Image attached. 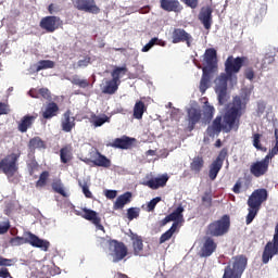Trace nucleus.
I'll return each mask as SVG.
<instances>
[{"label":"nucleus","mask_w":278,"mask_h":278,"mask_svg":"<svg viewBox=\"0 0 278 278\" xmlns=\"http://www.w3.org/2000/svg\"><path fill=\"white\" fill-rule=\"evenodd\" d=\"M247 109V103L242 102V98L236 96L232 101L231 108H229L223 116L224 131H238L240 127V118L242 116V110Z\"/></svg>","instance_id":"obj_1"},{"label":"nucleus","mask_w":278,"mask_h":278,"mask_svg":"<svg viewBox=\"0 0 278 278\" xmlns=\"http://www.w3.org/2000/svg\"><path fill=\"white\" fill-rule=\"evenodd\" d=\"M268 201V191L266 189H256L252 192V194L248 199V215L245 223L247 225H251L253 220H255V216L260 212L262 207V203Z\"/></svg>","instance_id":"obj_2"},{"label":"nucleus","mask_w":278,"mask_h":278,"mask_svg":"<svg viewBox=\"0 0 278 278\" xmlns=\"http://www.w3.org/2000/svg\"><path fill=\"white\" fill-rule=\"evenodd\" d=\"M10 244L12 247H21L23 244H30L35 249H40L41 251H49V247H51V242L40 239L38 236L34 235L33 232L28 231L25 233V237H14L11 238Z\"/></svg>","instance_id":"obj_3"},{"label":"nucleus","mask_w":278,"mask_h":278,"mask_svg":"<svg viewBox=\"0 0 278 278\" xmlns=\"http://www.w3.org/2000/svg\"><path fill=\"white\" fill-rule=\"evenodd\" d=\"M249 264V258L244 255H237L232 257V264L229 263L225 269L222 278H242L244 270H247V265Z\"/></svg>","instance_id":"obj_4"},{"label":"nucleus","mask_w":278,"mask_h":278,"mask_svg":"<svg viewBox=\"0 0 278 278\" xmlns=\"http://www.w3.org/2000/svg\"><path fill=\"white\" fill-rule=\"evenodd\" d=\"M231 227V217L229 215H223L219 219L212 222L206 227V236L211 238H220L229 233Z\"/></svg>","instance_id":"obj_5"},{"label":"nucleus","mask_w":278,"mask_h":278,"mask_svg":"<svg viewBox=\"0 0 278 278\" xmlns=\"http://www.w3.org/2000/svg\"><path fill=\"white\" fill-rule=\"evenodd\" d=\"M18 160H21V150L9 153L0 161V170L7 177H14L18 173Z\"/></svg>","instance_id":"obj_6"},{"label":"nucleus","mask_w":278,"mask_h":278,"mask_svg":"<svg viewBox=\"0 0 278 278\" xmlns=\"http://www.w3.org/2000/svg\"><path fill=\"white\" fill-rule=\"evenodd\" d=\"M109 251L113 262L116 264L125 260V256L128 255L127 245L118 240H109Z\"/></svg>","instance_id":"obj_7"},{"label":"nucleus","mask_w":278,"mask_h":278,"mask_svg":"<svg viewBox=\"0 0 278 278\" xmlns=\"http://www.w3.org/2000/svg\"><path fill=\"white\" fill-rule=\"evenodd\" d=\"M248 61L249 59L247 56L233 58V55H230L225 62V71L228 75H236Z\"/></svg>","instance_id":"obj_8"},{"label":"nucleus","mask_w":278,"mask_h":278,"mask_svg":"<svg viewBox=\"0 0 278 278\" xmlns=\"http://www.w3.org/2000/svg\"><path fill=\"white\" fill-rule=\"evenodd\" d=\"M72 3L79 12H87L88 14H99L101 12L96 0H72Z\"/></svg>","instance_id":"obj_9"},{"label":"nucleus","mask_w":278,"mask_h":278,"mask_svg":"<svg viewBox=\"0 0 278 278\" xmlns=\"http://www.w3.org/2000/svg\"><path fill=\"white\" fill-rule=\"evenodd\" d=\"M90 157L91 159H84L83 162H85V164H93L101 168H110V166H112V161L108 159V156L101 154L99 150L92 151Z\"/></svg>","instance_id":"obj_10"},{"label":"nucleus","mask_w":278,"mask_h":278,"mask_svg":"<svg viewBox=\"0 0 278 278\" xmlns=\"http://www.w3.org/2000/svg\"><path fill=\"white\" fill-rule=\"evenodd\" d=\"M61 25H62V20L55 15H49V16L42 17L39 23L40 28L47 31V34H53V31H56V29H60Z\"/></svg>","instance_id":"obj_11"},{"label":"nucleus","mask_w":278,"mask_h":278,"mask_svg":"<svg viewBox=\"0 0 278 278\" xmlns=\"http://www.w3.org/2000/svg\"><path fill=\"white\" fill-rule=\"evenodd\" d=\"M268 166H270V162L264 157L263 160L256 161L250 165V173L256 178L264 177V175L268 173Z\"/></svg>","instance_id":"obj_12"},{"label":"nucleus","mask_w":278,"mask_h":278,"mask_svg":"<svg viewBox=\"0 0 278 278\" xmlns=\"http://www.w3.org/2000/svg\"><path fill=\"white\" fill-rule=\"evenodd\" d=\"M77 216H81V218H85V220H89L100 231H105V227L101 225V217L97 211L85 207L83 208V213H77Z\"/></svg>","instance_id":"obj_13"},{"label":"nucleus","mask_w":278,"mask_h":278,"mask_svg":"<svg viewBox=\"0 0 278 278\" xmlns=\"http://www.w3.org/2000/svg\"><path fill=\"white\" fill-rule=\"evenodd\" d=\"M192 35H190L186 29L175 28L172 33L173 45H179V42H186L187 47H192Z\"/></svg>","instance_id":"obj_14"},{"label":"nucleus","mask_w":278,"mask_h":278,"mask_svg":"<svg viewBox=\"0 0 278 278\" xmlns=\"http://www.w3.org/2000/svg\"><path fill=\"white\" fill-rule=\"evenodd\" d=\"M201 118H203V113H201L200 109H197V108L188 109L187 111L188 130L193 131L198 123H201Z\"/></svg>","instance_id":"obj_15"},{"label":"nucleus","mask_w":278,"mask_h":278,"mask_svg":"<svg viewBox=\"0 0 278 278\" xmlns=\"http://www.w3.org/2000/svg\"><path fill=\"white\" fill-rule=\"evenodd\" d=\"M216 249H218L216 241H214L212 237H205L199 255L200 257H211V255L216 252Z\"/></svg>","instance_id":"obj_16"},{"label":"nucleus","mask_w":278,"mask_h":278,"mask_svg":"<svg viewBox=\"0 0 278 278\" xmlns=\"http://www.w3.org/2000/svg\"><path fill=\"white\" fill-rule=\"evenodd\" d=\"M220 131H225V123L223 122V116L218 115L214 118L212 125L207 127L206 134L210 138H214V136H219Z\"/></svg>","instance_id":"obj_17"},{"label":"nucleus","mask_w":278,"mask_h":278,"mask_svg":"<svg viewBox=\"0 0 278 278\" xmlns=\"http://www.w3.org/2000/svg\"><path fill=\"white\" fill-rule=\"evenodd\" d=\"M72 115L73 113L71 112V110H67L64 112L63 118L61 119V128L62 131H65V134H71V131L75 129V117Z\"/></svg>","instance_id":"obj_18"},{"label":"nucleus","mask_w":278,"mask_h":278,"mask_svg":"<svg viewBox=\"0 0 278 278\" xmlns=\"http://www.w3.org/2000/svg\"><path fill=\"white\" fill-rule=\"evenodd\" d=\"M134 142H136V138L123 136L122 138L114 139L111 147H113V149L127 150L134 147Z\"/></svg>","instance_id":"obj_19"},{"label":"nucleus","mask_w":278,"mask_h":278,"mask_svg":"<svg viewBox=\"0 0 278 278\" xmlns=\"http://www.w3.org/2000/svg\"><path fill=\"white\" fill-rule=\"evenodd\" d=\"M212 7H203L199 13V21L206 29H212Z\"/></svg>","instance_id":"obj_20"},{"label":"nucleus","mask_w":278,"mask_h":278,"mask_svg":"<svg viewBox=\"0 0 278 278\" xmlns=\"http://www.w3.org/2000/svg\"><path fill=\"white\" fill-rule=\"evenodd\" d=\"M168 184V174H164L161 177L152 178L143 182V186H148L151 190H157L164 188Z\"/></svg>","instance_id":"obj_21"},{"label":"nucleus","mask_w":278,"mask_h":278,"mask_svg":"<svg viewBox=\"0 0 278 278\" xmlns=\"http://www.w3.org/2000/svg\"><path fill=\"white\" fill-rule=\"evenodd\" d=\"M161 9L165 12H181L184 7L179 2V0H160Z\"/></svg>","instance_id":"obj_22"},{"label":"nucleus","mask_w":278,"mask_h":278,"mask_svg":"<svg viewBox=\"0 0 278 278\" xmlns=\"http://www.w3.org/2000/svg\"><path fill=\"white\" fill-rule=\"evenodd\" d=\"M204 62L206 64L204 68L214 71V68H216V50L213 48L207 49L204 54Z\"/></svg>","instance_id":"obj_23"},{"label":"nucleus","mask_w":278,"mask_h":278,"mask_svg":"<svg viewBox=\"0 0 278 278\" xmlns=\"http://www.w3.org/2000/svg\"><path fill=\"white\" fill-rule=\"evenodd\" d=\"M60 113V106H58V103L50 102L47 104L45 111L42 112V118L46 121H51V118H54V116H58Z\"/></svg>","instance_id":"obj_24"},{"label":"nucleus","mask_w":278,"mask_h":278,"mask_svg":"<svg viewBox=\"0 0 278 278\" xmlns=\"http://www.w3.org/2000/svg\"><path fill=\"white\" fill-rule=\"evenodd\" d=\"M36 118V115H25L18 123V131H21L22 134H26L27 129H30L31 125H34Z\"/></svg>","instance_id":"obj_25"},{"label":"nucleus","mask_w":278,"mask_h":278,"mask_svg":"<svg viewBox=\"0 0 278 278\" xmlns=\"http://www.w3.org/2000/svg\"><path fill=\"white\" fill-rule=\"evenodd\" d=\"M204 166H205V160H203V156L197 155L192 159L190 163V170L194 175H199L201 170H203Z\"/></svg>","instance_id":"obj_26"},{"label":"nucleus","mask_w":278,"mask_h":278,"mask_svg":"<svg viewBox=\"0 0 278 278\" xmlns=\"http://www.w3.org/2000/svg\"><path fill=\"white\" fill-rule=\"evenodd\" d=\"M202 78L200 80V92L205 94L207 88H210V79H212V71L207 70V67L202 68Z\"/></svg>","instance_id":"obj_27"},{"label":"nucleus","mask_w":278,"mask_h":278,"mask_svg":"<svg viewBox=\"0 0 278 278\" xmlns=\"http://www.w3.org/2000/svg\"><path fill=\"white\" fill-rule=\"evenodd\" d=\"M60 160L62 164H68V162L73 161V146L72 144H65L60 150Z\"/></svg>","instance_id":"obj_28"},{"label":"nucleus","mask_w":278,"mask_h":278,"mask_svg":"<svg viewBox=\"0 0 278 278\" xmlns=\"http://www.w3.org/2000/svg\"><path fill=\"white\" fill-rule=\"evenodd\" d=\"M127 203H131V192L127 191L119 195L113 204L114 210H123Z\"/></svg>","instance_id":"obj_29"},{"label":"nucleus","mask_w":278,"mask_h":278,"mask_svg":"<svg viewBox=\"0 0 278 278\" xmlns=\"http://www.w3.org/2000/svg\"><path fill=\"white\" fill-rule=\"evenodd\" d=\"M203 110V121L205 123H212V118H214V113L216 112V109H214L213 105L210 104L208 101L204 102V105L202 106Z\"/></svg>","instance_id":"obj_30"},{"label":"nucleus","mask_w":278,"mask_h":278,"mask_svg":"<svg viewBox=\"0 0 278 278\" xmlns=\"http://www.w3.org/2000/svg\"><path fill=\"white\" fill-rule=\"evenodd\" d=\"M118 86H121V84L113 80V78L111 80H106L105 86L102 88V94H116Z\"/></svg>","instance_id":"obj_31"},{"label":"nucleus","mask_w":278,"mask_h":278,"mask_svg":"<svg viewBox=\"0 0 278 278\" xmlns=\"http://www.w3.org/2000/svg\"><path fill=\"white\" fill-rule=\"evenodd\" d=\"M144 112H147V105L143 101L139 100L135 103L134 106V118H137V121H141L142 116H144Z\"/></svg>","instance_id":"obj_32"},{"label":"nucleus","mask_w":278,"mask_h":278,"mask_svg":"<svg viewBox=\"0 0 278 278\" xmlns=\"http://www.w3.org/2000/svg\"><path fill=\"white\" fill-rule=\"evenodd\" d=\"M134 255H142L144 244L142 243V237L136 235L132 237Z\"/></svg>","instance_id":"obj_33"},{"label":"nucleus","mask_w":278,"mask_h":278,"mask_svg":"<svg viewBox=\"0 0 278 278\" xmlns=\"http://www.w3.org/2000/svg\"><path fill=\"white\" fill-rule=\"evenodd\" d=\"M28 149L36 151V149H47V144L40 137H34L28 142Z\"/></svg>","instance_id":"obj_34"},{"label":"nucleus","mask_w":278,"mask_h":278,"mask_svg":"<svg viewBox=\"0 0 278 278\" xmlns=\"http://www.w3.org/2000/svg\"><path fill=\"white\" fill-rule=\"evenodd\" d=\"M127 66H122V67H115L113 70V72L111 73V77L114 81H117L118 84H121V77H123L124 75H127Z\"/></svg>","instance_id":"obj_35"},{"label":"nucleus","mask_w":278,"mask_h":278,"mask_svg":"<svg viewBox=\"0 0 278 278\" xmlns=\"http://www.w3.org/2000/svg\"><path fill=\"white\" fill-rule=\"evenodd\" d=\"M177 227H178V223H174L172 227L160 237V244H164V242H167V240H170L175 231H177Z\"/></svg>","instance_id":"obj_36"},{"label":"nucleus","mask_w":278,"mask_h":278,"mask_svg":"<svg viewBox=\"0 0 278 278\" xmlns=\"http://www.w3.org/2000/svg\"><path fill=\"white\" fill-rule=\"evenodd\" d=\"M220 168H223V164L214 161L211 166H210V170H208V177L212 181H214V179H216V177H218V173H220Z\"/></svg>","instance_id":"obj_37"},{"label":"nucleus","mask_w":278,"mask_h":278,"mask_svg":"<svg viewBox=\"0 0 278 278\" xmlns=\"http://www.w3.org/2000/svg\"><path fill=\"white\" fill-rule=\"evenodd\" d=\"M47 68H55V62L51 60H40L36 65V73H40V71H47Z\"/></svg>","instance_id":"obj_38"},{"label":"nucleus","mask_w":278,"mask_h":278,"mask_svg":"<svg viewBox=\"0 0 278 278\" xmlns=\"http://www.w3.org/2000/svg\"><path fill=\"white\" fill-rule=\"evenodd\" d=\"M216 93L219 105H225V102L227 101V88L225 86H217Z\"/></svg>","instance_id":"obj_39"},{"label":"nucleus","mask_w":278,"mask_h":278,"mask_svg":"<svg viewBox=\"0 0 278 278\" xmlns=\"http://www.w3.org/2000/svg\"><path fill=\"white\" fill-rule=\"evenodd\" d=\"M169 218L174 223H178L179 220H184V206L179 205L174 212H172L169 215Z\"/></svg>","instance_id":"obj_40"},{"label":"nucleus","mask_w":278,"mask_h":278,"mask_svg":"<svg viewBox=\"0 0 278 278\" xmlns=\"http://www.w3.org/2000/svg\"><path fill=\"white\" fill-rule=\"evenodd\" d=\"M93 121H91L93 127H102L105 123H110V117L108 115L97 116L92 115Z\"/></svg>","instance_id":"obj_41"},{"label":"nucleus","mask_w":278,"mask_h":278,"mask_svg":"<svg viewBox=\"0 0 278 278\" xmlns=\"http://www.w3.org/2000/svg\"><path fill=\"white\" fill-rule=\"evenodd\" d=\"M49 181V172L45 170L40 174L39 179L36 181V188H45Z\"/></svg>","instance_id":"obj_42"},{"label":"nucleus","mask_w":278,"mask_h":278,"mask_svg":"<svg viewBox=\"0 0 278 278\" xmlns=\"http://www.w3.org/2000/svg\"><path fill=\"white\" fill-rule=\"evenodd\" d=\"M72 84L74 86H78L79 88H88L90 86V83L87 79H81L78 76H74L72 78Z\"/></svg>","instance_id":"obj_43"},{"label":"nucleus","mask_w":278,"mask_h":278,"mask_svg":"<svg viewBox=\"0 0 278 278\" xmlns=\"http://www.w3.org/2000/svg\"><path fill=\"white\" fill-rule=\"evenodd\" d=\"M128 220H134L140 217V207H130L127 210L126 214Z\"/></svg>","instance_id":"obj_44"},{"label":"nucleus","mask_w":278,"mask_h":278,"mask_svg":"<svg viewBox=\"0 0 278 278\" xmlns=\"http://www.w3.org/2000/svg\"><path fill=\"white\" fill-rule=\"evenodd\" d=\"M157 42H160V39L157 37L152 38L146 46H143V48L141 49L142 53H147L149 51H151V49H153V47H155V45H157Z\"/></svg>","instance_id":"obj_45"},{"label":"nucleus","mask_w":278,"mask_h":278,"mask_svg":"<svg viewBox=\"0 0 278 278\" xmlns=\"http://www.w3.org/2000/svg\"><path fill=\"white\" fill-rule=\"evenodd\" d=\"M202 204L204 207H211L212 206V191H206L202 195Z\"/></svg>","instance_id":"obj_46"},{"label":"nucleus","mask_w":278,"mask_h":278,"mask_svg":"<svg viewBox=\"0 0 278 278\" xmlns=\"http://www.w3.org/2000/svg\"><path fill=\"white\" fill-rule=\"evenodd\" d=\"M52 190L58 194H61V197H67L66 191L64 190V187L61 182H53Z\"/></svg>","instance_id":"obj_47"},{"label":"nucleus","mask_w":278,"mask_h":278,"mask_svg":"<svg viewBox=\"0 0 278 278\" xmlns=\"http://www.w3.org/2000/svg\"><path fill=\"white\" fill-rule=\"evenodd\" d=\"M79 186L81 187L83 194H85L86 199H92V192L90 191L88 184L87 182L81 184V181H79Z\"/></svg>","instance_id":"obj_48"},{"label":"nucleus","mask_w":278,"mask_h":278,"mask_svg":"<svg viewBox=\"0 0 278 278\" xmlns=\"http://www.w3.org/2000/svg\"><path fill=\"white\" fill-rule=\"evenodd\" d=\"M27 168L29 170V175H34V173L38 170V162L36 161V159H33L29 161V163H27Z\"/></svg>","instance_id":"obj_49"},{"label":"nucleus","mask_w":278,"mask_h":278,"mask_svg":"<svg viewBox=\"0 0 278 278\" xmlns=\"http://www.w3.org/2000/svg\"><path fill=\"white\" fill-rule=\"evenodd\" d=\"M39 97H42L46 101H51V91L48 88L38 89Z\"/></svg>","instance_id":"obj_50"},{"label":"nucleus","mask_w":278,"mask_h":278,"mask_svg":"<svg viewBox=\"0 0 278 278\" xmlns=\"http://www.w3.org/2000/svg\"><path fill=\"white\" fill-rule=\"evenodd\" d=\"M228 155V150L227 148H223L218 154V156L216 157L215 162H217L218 164L223 165V162H225V159Z\"/></svg>","instance_id":"obj_51"},{"label":"nucleus","mask_w":278,"mask_h":278,"mask_svg":"<svg viewBox=\"0 0 278 278\" xmlns=\"http://www.w3.org/2000/svg\"><path fill=\"white\" fill-rule=\"evenodd\" d=\"M11 227L12 226L10 225V219H7L2 224H0V236L8 233V231H10Z\"/></svg>","instance_id":"obj_52"},{"label":"nucleus","mask_w":278,"mask_h":278,"mask_svg":"<svg viewBox=\"0 0 278 278\" xmlns=\"http://www.w3.org/2000/svg\"><path fill=\"white\" fill-rule=\"evenodd\" d=\"M231 77H233V75H229L228 73L220 74L218 86H225V88H227V81H229V79H231Z\"/></svg>","instance_id":"obj_53"},{"label":"nucleus","mask_w":278,"mask_h":278,"mask_svg":"<svg viewBox=\"0 0 278 278\" xmlns=\"http://www.w3.org/2000/svg\"><path fill=\"white\" fill-rule=\"evenodd\" d=\"M181 3H185L187 8H190L191 10H197L199 8V1L200 0H180Z\"/></svg>","instance_id":"obj_54"},{"label":"nucleus","mask_w":278,"mask_h":278,"mask_svg":"<svg viewBox=\"0 0 278 278\" xmlns=\"http://www.w3.org/2000/svg\"><path fill=\"white\" fill-rule=\"evenodd\" d=\"M162 201V198L156 197L153 198L149 203H148V212H153L155 210V206Z\"/></svg>","instance_id":"obj_55"},{"label":"nucleus","mask_w":278,"mask_h":278,"mask_svg":"<svg viewBox=\"0 0 278 278\" xmlns=\"http://www.w3.org/2000/svg\"><path fill=\"white\" fill-rule=\"evenodd\" d=\"M244 77L245 79H249V81H253V79H255V71L253 70V67L245 68Z\"/></svg>","instance_id":"obj_56"},{"label":"nucleus","mask_w":278,"mask_h":278,"mask_svg":"<svg viewBox=\"0 0 278 278\" xmlns=\"http://www.w3.org/2000/svg\"><path fill=\"white\" fill-rule=\"evenodd\" d=\"M275 155H278V144L269 150L268 154L265 156L266 160L270 162Z\"/></svg>","instance_id":"obj_57"},{"label":"nucleus","mask_w":278,"mask_h":278,"mask_svg":"<svg viewBox=\"0 0 278 278\" xmlns=\"http://www.w3.org/2000/svg\"><path fill=\"white\" fill-rule=\"evenodd\" d=\"M10 113V104L0 102V116L8 115Z\"/></svg>","instance_id":"obj_58"},{"label":"nucleus","mask_w":278,"mask_h":278,"mask_svg":"<svg viewBox=\"0 0 278 278\" xmlns=\"http://www.w3.org/2000/svg\"><path fill=\"white\" fill-rule=\"evenodd\" d=\"M91 61H92V59L90 56H85V59L79 60L77 62V66L79 68H86V66H88V64H90Z\"/></svg>","instance_id":"obj_59"},{"label":"nucleus","mask_w":278,"mask_h":278,"mask_svg":"<svg viewBox=\"0 0 278 278\" xmlns=\"http://www.w3.org/2000/svg\"><path fill=\"white\" fill-rule=\"evenodd\" d=\"M261 139H262V135L260 134L253 135V147H255V149H262V144L260 143Z\"/></svg>","instance_id":"obj_60"},{"label":"nucleus","mask_w":278,"mask_h":278,"mask_svg":"<svg viewBox=\"0 0 278 278\" xmlns=\"http://www.w3.org/2000/svg\"><path fill=\"white\" fill-rule=\"evenodd\" d=\"M242 189V181L239 179L233 188H232V192H235V194H240V190Z\"/></svg>","instance_id":"obj_61"},{"label":"nucleus","mask_w":278,"mask_h":278,"mask_svg":"<svg viewBox=\"0 0 278 278\" xmlns=\"http://www.w3.org/2000/svg\"><path fill=\"white\" fill-rule=\"evenodd\" d=\"M0 266H12V260L0 256Z\"/></svg>","instance_id":"obj_62"},{"label":"nucleus","mask_w":278,"mask_h":278,"mask_svg":"<svg viewBox=\"0 0 278 278\" xmlns=\"http://www.w3.org/2000/svg\"><path fill=\"white\" fill-rule=\"evenodd\" d=\"M104 194L106 197V199H116V190H105Z\"/></svg>","instance_id":"obj_63"},{"label":"nucleus","mask_w":278,"mask_h":278,"mask_svg":"<svg viewBox=\"0 0 278 278\" xmlns=\"http://www.w3.org/2000/svg\"><path fill=\"white\" fill-rule=\"evenodd\" d=\"M0 277H1V278L11 277L10 270H8V268H1V269H0Z\"/></svg>","instance_id":"obj_64"}]
</instances>
